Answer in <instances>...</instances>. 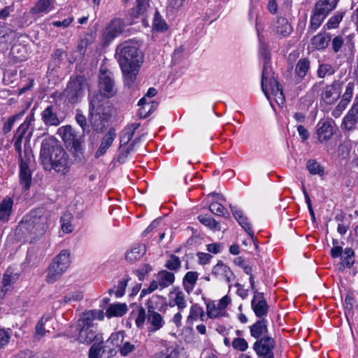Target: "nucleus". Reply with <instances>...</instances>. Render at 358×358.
Segmentation results:
<instances>
[{
	"label": "nucleus",
	"instance_id": "nucleus-23",
	"mask_svg": "<svg viewBox=\"0 0 358 358\" xmlns=\"http://www.w3.org/2000/svg\"><path fill=\"white\" fill-rule=\"evenodd\" d=\"M115 137L116 131L115 128L110 127L101 139L99 148L95 152L96 158H99L106 152V151L113 144Z\"/></svg>",
	"mask_w": 358,
	"mask_h": 358
},
{
	"label": "nucleus",
	"instance_id": "nucleus-57",
	"mask_svg": "<svg viewBox=\"0 0 358 358\" xmlns=\"http://www.w3.org/2000/svg\"><path fill=\"white\" fill-rule=\"evenodd\" d=\"M174 303L178 306L179 310H182L186 308L187 302L185 298V294L182 292L180 291L176 292L174 299Z\"/></svg>",
	"mask_w": 358,
	"mask_h": 358
},
{
	"label": "nucleus",
	"instance_id": "nucleus-41",
	"mask_svg": "<svg viewBox=\"0 0 358 358\" xmlns=\"http://www.w3.org/2000/svg\"><path fill=\"white\" fill-rule=\"evenodd\" d=\"M179 348L176 346L171 345L156 352L153 358H177Z\"/></svg>",
	"mask_w": 358,
	"mask_h": 358
},
{
	"label": "nucleus",
	"instance_id": "nucleus-15",
	"mask_svg": "<svg viewBox=\"0 0 358 358\" xmlns=\"http://www.w3.org/2000/svg\"><path fill=\"white\" fill-rule=\"evenodd\" d=\"M59 108L56 105H49L41 113V120L48 127H57L62 122V118L58 114Z\"/></svg>",
	"mask_w": 358,
	"mask_h": 358
},
{
	"label": "nucleus",
	"instance_id": "nucleus-17",
	"mask_svg": "<svg viewBox=\"0 0 358 358\" xmlns=\"http://www.w3.org/2000/svg\"><path fill=\"white\" fill-rule=\"evenodd\" d=\"M342 85L343 83L339 80H334L331 85H327L322 93L323 100L328 103L337 101L340 97Z\"/></svg>",
	"mask_w": 358,
	"mask_h": 358
},
{
	"label": "nucleus",
	"instance_id": "nucleus-26",
	"mask_svg": "<svg viewBox=\"0 0 358 358\" xmlns=\"http://www.w3.org/2000/svg\"><path fill=\"white\" fill-rule=\"evenodd\" d=\"M34 121V115L33 113L27 115L24 121L18 127L15 131L17 134H20L25 140L29 141L32 136L34 128L31 125Z\"/></svg>",
	"mask_w": 358,
	"mask_h": 358
},
{
	"label": "nucleus",
	"instance_id": "nucleus-28",
	"mask_svg": "<svg viewBox=\"0 0 358 358\" xmlns=\"http://www.w3.org/2000/svg\"><path fill=\"white\" fill-rule=\"evenodd\" d=\"M251 336L257 340L264 336H268L267 320L262 319L257 321L250 327Z\"/></svg>",
	"mask_w": 358,
	"mask_h": 358
},
{
	"label": "nucleus",
	"instance_id": "nucleus-30",
	"mask_svg": "<svg viewBox=\"0 0 358 358\" xmlns=\"http://www.w3.org/2000/svg\"><path fill=\"white\" fill-rule=\"evenodd\" d=\"M145 252L146 250L144 245H135L127 253L126 259L131 262H136L140 259L145 254Z\"/></svg>",
	"mask_w": 358,
	"mask_h": 358
},
{
	"label": "nucleus",
	"instance_id": "nucleus-40",
	"mask_svg": "<svg viewBox=\"0 0 358 358\" xmlns=\"http://www.w3.org/2000/svg\"><path fill=\"white\" fill-rule=\"evenodd\" d=\"M269 87L278 105H283L285 98L280 83L278 81H273V85Z\"/></svg>",
	"mask_w": 358,
	"mask_h": 358
},
{
	"label": "nucleus",
	"instance_id": "nucleus-12",
	"mask_svg": "<svg viewBox=\"0 0 358 358\" xmlns=\"http://www.w3.org/2000/svg\"><path fill=\"white\" fill-rule=\"evenodd\" d=\"M156 303L154 298L149 299L145 303L148 310V322L150 324L148 328L149 332H155L161 329L165 324L163 316L156 311Z\"/></svg>",
	"mask_w": 358,
	"mask_h": 358
},
{
	"label": "nucleus",
	"instance_id": "nucleus-19",
	"mask_svg": "<svg viewBox=\"0 0 358 358\" xmlns=\"http://www.w3.org/2000/svg\"><path fill=\"white\" fill-rule=\"evenodd\" d=\"M331 34L325 31L318 33L310 39L309 48L311 50H323L326 49L331 41Z\"/></svg>",
	"mask_w": 358,
	"mask_h": 358
},
{
	"label": "nucleus",
	"instance_id": "nucleus-21",
	"mask_svg": "<svg viewBox=\"0 0 358 358\" xmlns=\"http://www.w3.org/2000/svg\"><path fill=\"white\" fill-rule=\"evenodd\" d=\"M251 306L256 316L259 318L266 316L268 313V306L264 297V294L254 295Z\"/></svg>",
	"mask_w": 358,
	"mask_h": 358
},
{
	"label": "nucleus",
	"instance_id": "nucleus-45",
	"mask_svg": "<svg viewBox=\"0 0 358 358\" xmlns=\"http://www.w3.org/2000/svg\"><path fill=\"white\" fill-rule=\"evenodd\" d=\"M258 38L260 42L259 46V55L263 59L264 64H270L271 62V54L268 50V46L265 43L262 42V35L260 34L259 30H257Z\"/></svg>",
	"mask_w": 358,
	"mask_h": 358
},
{
	"label": "nucleus",
	"instance_id": "nucleus-29",
	"mask_svg": "<svg viewBox=\"0 0 358 358\" xmlns=\"http://www.w3.org/2000/svg\"><path fill=\"white\" fill-rule=\"evenodd\" d=\"M13 199L10 197H6L0 203V222H7L11 215Z\"/></svg>",
	"mask_w": 358,
	"mask_h": 358
},
{
	"label": "nucleus",
	"instance_id": "nucleus-35",
	"mask_svg": "<svg viewBox=\"0 0 358 358\" xmlns=\"http://www.w3.org/2000/svg\"><path fill=\"white\" fill-rule=\"evenodd\" d=\"M205 313L203 308L198 304L194 303L190 307L189 314L187 319V322L192 324L194 321L197 320L199 318L201 321H204Z\"/></svg>",
	"mask_w": 358,
	"mask_h": 358
},
{
	"label": "nucleus",
	"instance_id": "nucleus-49",
	"mask_svg": "<svg viewBox=\"0 0 358 358\" xmlns=\"http://www.w3.org/2000/svg\"><path fill=\"white\" fill-rule=\"evenodd\" d=\"M306 169L312 175L317 174L322 176L324 173V169L315 159H309L306 163Z\"/></svg>",
	"mask_w": 358,
	"mask_h": 358
},
{
	"label": "nucleus",
	"instance_id": "nucleus-61",
	"mask_svg": "<svg viewBox=\"0 0 358 358\" xmlns=\"http://www.w3.org/2000/svg\"><path fill=\"white\" fill-rule=\"evenodd\" d=\"M129 280V278H124L119 281L117 289L115 292L116 297L120 298L124 294Z\"/></svg>",
	"mask_w": 358,
	"mask_h": 358
},
{
	"label": "nucleus",
	"instance_id": "nucleus-62",
	"mask_svg": "<svg viewBox=\"0 0 358 358\" xmlns=\"http://www.w3.org/2000/svg\"><path fill=\"white\" fill-rule=\"evenodd\" d=\"M206 313L210 318H215L219 315V310L213 302L206 303Z\"/></svg>",
	"mask_w": 358,
	"mask_h": 358
},
{
	"label": "nucleus",
	"instance_id": "nucleus-16",
	"mask_svg": "<svg viewBox=\"0 0 358 358\" xmlns=\"http://www.w3.org/2000/svg\"><path fill=\"white\" fill-rule=\"evenodd\" d=\"M333 120H320L317 125V135L320 142L329 140L335 133Z\"/></svg>",
	"mask_w": 358,
	"mask_h": 358
},
{
	"label": "nucleus",
	"instance_id": "nucleus-5",
	"mask_svg": "<svg viewBox=\"0 0 358 358\" xmlns=\"http://www.w3.org/2000/svg\"><path fill=\"white\" fill-rule=\"evenodd\" d=\"M64 148L54 139L43 140L40 151L41 163L46 171H52V162L56 159Z\"/></svg>",
	"mask_w": 358,
	"mask_h": 358
},
{
	"label": "nucleus",
	"instance_id": "nucleus-64",
	"mask_svg": "<svg viewBox=\"0 0 358 358\" xmlns=\"http://www.w3.org/2000/svg\"><path fill=\"white\" fill-rule=\"evenodd\" d=\"M120 355L123 357L127 356L135 350V345L127 341L122 346L119 348Z\"/></svg>",
	"mask_w": 358,
	"mask_h": 358
},
{
	"label": "nucleus",
	"instance_id": "nucleus-22",
	"mask_svg": "<svg viewBox=\"0 0 358 358\" xmlns=\"http://www.w3.org/2000/svg\"><path fill=\"white\" fill-rule=\"evenodd\" d=\"M273 81H278L273 76V71L270 66V64H264L263 70L262 73V90L268 100L270 99V96L268 92V87L273 85Z\"/></svg>",
	"mask_w": 358,
	"mask_h": 358
},
{
	"label": "nucleus",
	"instance_id": "nucleus-13",
	"mask_svg": "<svg viewBox=\"0 0 358 358\" xmlns=\"http://www.w3.org/2000/svg\"><path fill=\"white\" fill-rule=\"evenodd\" d=\"M358 124V96H357L354 102L344 116L341 124V129L345 135H350L357 129Z\"/></svg>",
	"mask_w": 358,
	"mask_h": 358
},
{
	"label": "nucleus",
	"instance_id": "nucleus-7",
	"mask_svg": "<svg viewBox=\"0 0 358 358\" xmlns=\"http://www.w3.org/2000/svg\"><path fill=\"white\" fill-rule=\"evenodd\" d=\"M58 134L66 144L71 146L74 156L81 159L83 157V141L78 137L73 127L71 125L62 127L58 129Z\"/></svg>",
	"mask_w": 358,
	"mask_h": 358
},
{
	"label": "nucleus",
	"instance_id": "nucleus-34",
	"mask_svg": "<svg viewBox=\"0 0 358 358\" xmlns=\"http://www.w3.org/2000/svg\"><path fill=\"white\" fill-rule=\"evenodd\" d=\"M127 311V308L125 304L123 303H115L111 304L108 306L106 311V315L107 317L110 318L112 317H121L124 315Z\"/></svg>",
	"mask_w": 358,
	"mask_h": 358
},
{
	"label": "nucleus",
	"instance_id": "nucleus-60",
	"mask_svg": "<svg viewBox=\"0 0 358 358\" xmlns=\"http://www.w3.org/2000/svg\"><path fill=\"white\" fill-rule=\"evenodd\" d=\"M24 138L22 135L20 134H17V132H15L14 136H13V142H14V147L17 152L18 153L19 157H21L22 156V139Z\"/></svg>",
	"mask_w": 358,
	"mask_h": 358
},
{
	"label": "nucleus",
	"instance_id": "nucleus-3",
	"mask_svg": "<svg viewBox=\"0 0 358 358\" xmlns=\"http://www.w3.org/2000/svg\"><path fill=\"white\" fill-rule=\"evenodd\" d=\"M90 122L92 129L97 133H102L106 128L110 117L108 101L100 94H95L90 101Z\"/></svg>",
	"mask_w": 358,
	"mask_h": 358
},
{
	"label": "nucleus",
	"instance_id": "nucleus-52",
	"mask_svg": "<svg viewBox=\"0 0 358 358\" xmlns=\"http://www.w3.org/2000/svg\"><path fill=\"white\" fill-rule=\"evenodd\" d=\"M181 265L180 260L178 257L175 255H171L169 259L166 261L165 266L171 271L178 270Z\"/></svg>",
	"mask_w": 358,
	"mask_h": 358
},
{
	"label": "nucleus",
	"instance_id": "nucleus-1",
	"mask_svg": "<svg viewBox=\"0 0 358 358\" xmlns=\"http://www.w3.org/2000/svg\"><path fill=\"white\" fill-rule=\"evenodd\" d=\"M116 55L122 71L124 82L131 87L143 63L142 52L131 42L125 41L117 47Z\"/></svg>",
	"mask_w": 358,
	"mask_h": 358
},
{
	"label": "nucleus",
	"instance_id": "nucleus-42",
	"mask_svg": "<svg viewBox=\"0 0 358 358\" xmlns=\"http://www.w3.org/2000/svg\"><path fill=\"white\" fill-rule=\"evenodd\" d=\"M310 69V61L307 58L300 59L296 66L295 72L300 79H303Z\"/></svg>",
	"mask_w": 358,
	"mask_h": 358
},
{
	"label": "nucleus",
	"instance_id": "nucleus-33",
	"mask_svg": "<svg viewBox=\"0 0 358 358\" xmlns=\"http://www.w3.org/2000/svg\"><path fill=\"white\" fill-rule=\"evenodd\" d=\"M65 269L60 267H57L55 263H52L50 265L48 268V273L46 275V281L48 283H54L60 278L62 275L65 272Z\"/></svg>",
	"mask_w": 358,
	"mask_h": 358
},
{
	"label": "nucleus",
	"instance_id": "nucleus-48",
	"mask_svg": "<svg viewBox=\"0 0 358 358\" xmlns=\"http://www.w3.org/2000/svg\"><path fill=\"white\" fill-rule=\"evenodd\" d=\"M73 215L69 212H66L63 214L60 219L62 229L64 232L69 234L73 231V228L71 225V220Z\"/></svg>",
	"mask_w": 358,
	"mask_h": 358
},
{
	"label": "nucleus",
	"instance_id": "nucleus-63",
	"mask_svg": "<svg viewBox=\"0 0 358 358\" xmlns=\"http://www.w3.org/2000/svg\"><path fill=\"white\" fill-rule=\"evenodd\" d=\"M153 25L155 29L158 31H163L166 29V24L165 22L161 18L158 12L155 13Z\"/></svg>",
	"mask_w": 358,
	"mask_h": 358
},
{
	"label": "nucleus",
	"instance_id": "nucleus-4",
	"mask_svg": "<svg viewBox=\"0 0 358 358\" xmlns=\"http://www.w3.org/2000/svg\"><path fill=\"white\" fill-rule=\"evenodd\" d=\"M338 1L339 0H319L315 3L307 35L313 34L319 29L331 11L336 8Z\"/></svg>",
	"mask_w": 358,
	"mask_h": 358
},
{
	"label": "nucleus",
	"instance_id": "nucleus-39",
	"mask_svg": "<svg viewBox=\"0 0 358 358\" xmlns=\"http://www.w3.org/2000/svg\"><path fill=\"white\" fill-rule=\"evenodd\" d=\"M199 221L204 226L210 229L220 231L221 226L219 222L216 221L213 217L207 215H201L198 216Z\"/></svg>",
	"mask_w": 358,
	"mask_h": 358
},
{
	"label": "nucleus",
	"instance_id": "nucleus-55",
	"mask_svg": "<svg viewBox=\"0 0 358 358\" xmlns=\"http://www.w3.org/2000/svg\"><path fill=\"white\" fill-rule=\"evenodd\" d=\"M231 345L235 350H239L241 352H245L248 348V342L245 338H234Z\"/></svg>",
	"mask_w": 358,
	"mask_h": 358
},
{
	"label": "nucleus",
	"instance_id": "nucleus-50",
	"mask_svg": "<svg viewBox=\"0 0 358 358\" xmlns=\"http://www.w3.org/2000/svg\"><path fill=\"white\" fill-rule=\"evenodd\" d=\"M335 69L331 64H321L317 71V75L320 78H323L326 76H331L334 74Z\"/></svg>",
	"mask_w": 358,
	"mask_h": 358
},
{
	"label": "nucleus",
	"instance_id": "nucleus-20",
	"mask_svg": "<svg viewBox=\"0 0 358 358\" xmlns=\"http://www.w3.org/2000/svg\"><path fill=\"white\" fill-rule=\"evenodd\" d=\"M52 166V170L62 175H65L69 171L71 167V162L69 161V155L64 149L62 150L60 154L56 159L50 164Z\"/></svg>",
	"mask_w": 358,
	"mask_h": 358
},
{
	"label": "nucleus",
	"instance_id": "nucleus-43",
	"mask_svg": "<svg viewBox=\"0 0 358 358\" xmlns=\"http://www.w3.org/2000/svg\"><path fill=\"white\" fill-rule=\"evenodd\" d=\"M13 35L14 32L10 29H0V53L8 48V43Z\"/></svg>",
	"mask_w": 358,
	"mask_h": 358
},
{
	"label": "nucleus",
	"instance_id": "nucleus-46",
	"mask_svg": "<svg viewBox=\"0 0 358 358\" xmlns=\"http://www.w3.org/2000/svg\"><path fill=\"white\" fill-rule=\"evenodd\" d=\"M123 27L120 20H113L107 28L108 35L114 38L122 32Z\"/></svg>",
	"mask_w": 358,
	"mask_h": 358
},
{
	"label": "nucleus",
	"instance_id": "nucleus-18",
	"mask_svg": "<svg viewBox=\"0 0 358 358\" xmlns=\"http://www.w3.org/2000/svg\"><path fill=\"white\" fill-rule=\"evenodd\" d=\"M229 208L231 210L232 215L234 218L237 220L239 224L245 229V231L250 236L251 239L253 241L255 248H258V245L256 243V239L255 238V234L253 231L252 230L251 225L248 222V219L246 216L244 215L243 211L238 209L236 206L229 205Z\"/></svg>",
	"mask_w": 358,
	"mask_h": 358
},
{
	"label": "nucleus",
	"instance_id": "nucleus-32",
	"mask_svg": "<svg viewBox=\"0 0 358 358\" xmlns=\"http://www.w3.org/2000/svg\"><path fill=\"white\" fill-rule=\"evenodd\" d=\"M150 6V0H136V6L130 10L132 17L137 18L145 13Z\"/></svg>",
	"mask_w": 358,
	"mask_h": 358
},
{
	"label": "nucleus",
	"instance_id": "nucleus-14",
	"mask_svg": "<svg viewBox=\"0 0 358 358\" xmlns=\"http://www.w3.org/2000/svg\"><path fill=\"white\" fill-rule=\"evenodd\" d=\"M31 150L25 148L24 156L19 157L20 160V181L24 191L29 189L31 182V173L29 166V162L31 161Z\"/></svg>",
	"mask_w": 358,
	"mask_h": 358
},
{
	"label": "nucleus",
	"instance_id": "nucleus-44",
	"mask_svg": "<svg viewBox=\"0 0 358 358\" xmlns=\"http://www.w3.org/2000/svg\"><path fill=\"white\" fill-rule=\"evenodd\" d=\"M101 341L97 340L90 348L88 352V358H102L104 357L103 347Z\"/></svg>",
	"mask_w": 358,
	"mask_h": 358
},
{
	"label": "nucleus",
	"instance_id": "nucleus-38",
	"mask_svg": "<svg viewBox=\"0 0 358 358\" xmlns=\"http://www.w3.org/2000/svg\"><path fill=\"white\" fill-rule=\"evenodd\" d=\"M345 11H337L333 16H331L328 22L324 24V29L330 30L337 29L339 27L340 22L343 20Z\"/></svg>",
	"mask_w": 358,
	"mask_h": 358
},
{
	"label": "nucleus",
	"instance_id": "nucleus-51",
	"mask_svg": "<svg viewBox=\"0 0 358 358\" xmlns=\"http://www.w3.org/2000/svg\"><path fill=\"white\" fill-rule=\"evenodd\" d=\"M209 210L217 216H225V213H227L229 215V213H227L226 208L224 207L223 205L218 203L217 201H213L209 205Z\"/></svg>",
	"mask_w": 358,
	"mask_h": 358
},
{
	"label": "nucleus",
	"instance_id": "nucleus-6",
	"mask_svg": "<svg viewBox=\"0 0 358 358\" xmlns=\"http://www.w3.org/2000/svg\"><path fill=\"white\" fill-rule=\"evenodd\" d=\"M88 321L80 318L76 324V330L78 331V340L80 343L87 345L93 341H97L102 335L98 332L97 325Z\"/></svg>",
	"mask_w": 358,
	"mask_h": 358
},
{
	"label": "nucleus",
	"instance_id": "nucleus-27",
	"mask_svg": "<svg viewBox=\"0 0 358 358\" xmlns=\"http://www.w3.org/2000/svg\"><path fill=\"white\" fill-rule=\"evenodd\" d=\"M273 31L278 36L287 37L292 32V27L287 19L280 17L274 24Z\"/></svg>",
	"mask_w": 358,
	"mask_h": 358
},
{
	"label": "nucleus",
	"instance_id": "nucleus-59",
	"mask_svg": "<svg viewBox=\"0 0 358 358\" xmlns=\"http://www.w3.org/2000/svg\"><path fill=\"white\" fill-rule=\"evenodd\" d=\"M22 114H16L10 117L3 127V134H8L13 128L15 122L21 117Z\"/></svg>",
	"mask_w": 358,
	"mask_h": 358
},
{
	"label": "nucleus",
	"instance_id": "nucleus-31",
	"mask_svg": "<svg viewBox=\"0 0 358 358\" xmlns=\"http://www.w3.org/2000/svg\"><path fill=\"white\" fill-rule=\"evenodd\" d=\"M52 263H55L57 267L63 268L66 270L71 264L69 250H62L59 254L54 258Z\"/></svg>",
	"mask_w": 358,
	"mask_h": 358
},
{
	"label": "nucleus",
	"instance_id": "nucleus-2",
	"mask_svg": "<svg viewBox=\"0 0 358 358\" xmlns=\"http://www.w3.org/2000/svg\"><path fill=\"white\" fill-rule=\"evenodd\" d=\"M50 213L43 208L32 210L18 224L16 233L24 238L42 234L48 227Z\"/></svg>",
	"mask_w": 358,
	"mask_h": 358
},
{
	"label": "nucleus",
	"instance_id": "nucleus-9",
	"mask_svg": "<svg viewBox=\"0 0 358 358\" xmlns=\"http://www.w3.org/2000/svg\"><path fill=\"white\" fill-rule=\"evenodd\" d=\"M87 85L86 79L83 76H78L71 80L64 90V94L69 101L71 103H76L83 96Z\"/></svg>",
	"mask_w": 358,
	"mask_h": 358
},
{
	"label": "nucleus",
	"instance_id": "nucleus-58",
	"mask_svg": "<svg viewBox=\"0 0 358 358\" xmlns=\"http://www.w3.org/2000/svg\"><path fill=\"white\" fill-rule=\"evenodd\" d=\"M76 120L82 128L83 134H88L90 132L89 126L87 124V119L84 115L77 113L76 115Z\"/></svg>",
	"mask_w": 358,
	"mask_h": 358
},
{
	"label": "nucleus",
	"instance_id": "nucleus-37",
	"mask_svg": "<svg viewBox=\"0 0 358 358\" xmlns=\"http://www.w3.org/2000/svg\"><path fill=\"white\" fill-rule=\"evenodd\" d=\"M198 278V273L194 271L187 272L183 278L182 285L185 290L189 293L192 291L194 285L196 283Z\"/></svg>",
	"mask_w": 358,
	"mask_h": 358
},
{
	"label": "nucleus",
	"instance_id": "nucleus-56",
	"mask_svg": "<svg viewBox=\"0 0 358 358\" xmlns=\"http://www.w3.org/2000/svg\"><path fill=\"white\" fill-rule=\"evenodd\" d=\"M148 320V313L145 308L141 307L138 310V315L135 320L136 325L139 329H143L145 320Z\"/></svg>",
	"mask_w": 358,
	"mask_h": 358
},
{
	"label": "nucleus",
	"instance_id": "nucleus-36",
	"mask_svg": "<svg viewBox=\"0 0 358 358\" xmlns=\"http://www.w3.org/2000/svg\"><path fill=\"white\" fill-rule=\"evenodd\" d=\"M157 279L159 280V286L163 289L174 282L175 275L173 273L164 270L158 273Z\"/></svg>",
	"mask_w": 358,
	"mask_h": 358
},
{
	"label": "nucleus",
	"instance_id": "nucleus-54",
	"mask_svg": "<svg viewBox=\"0 0 358 358\" xmlns=\"http://www.w3.org/2000/svg\"><path fill=\"white\" fill-rule=\"evenodd\" d=\"M83 299L82 292L75 291L66 294L64 296L63 301L66 303L80 301Z\"/></svg>",
	"mask_w": 358,
	"mask_h": 358
},
{
	"label": "nucleus",
	"instance_id": "nucleus-8",
	"mask_svg": "<svg viewBox=\"0 0 358 358\" xmlns=\"http://www.w3.org/2000/svg\"><path fill=\"white\" fill-rule=\"evenodd\" d=\"M99 92L103 96V99L108 101L107 99L113 96L116 93L115 81L112 72L105 66H101L99 73Z\"/></svg>",
	"mask_w": 358,
	"mask_h": 358
},
{
	"label": "nucleus",
	"instance_id": "nucleus-11",
	"mask_svg": "<svg viewBox=\"0 0 358 358\" xmlns=\"http://www.w3.org/2000/svg\"><path fill=\"white\" fill-rule=\"evenodd\" d=\"M275 341L271 336H264L257 340L252 346L258 358H275Z\"/></svg>",
	"mask_w": 358,
	"mask_h": 358
},
{
	"label": "nucleus",
	"instance_id": "nucleus-47",
	"mask_svg": "<svg viewBox=\"0 0 358 358\" xmlns=\"http://www.w3.org/2000/svg\"><path fill=\"white\" fill-rule=\"evenodd\" d=\"M83 320H89L90 323H93L94 320H103L104 318V313L102 310H91L83 314L80 317Z\"/></svg>",
	"mask_w": 358,
	"mask_h": 358
},
{
	"label": "nucleus",
	"instance_id": "nucleus-10",
	"mask_svg": "<svg viewBox=\"0 0 358 358\" xmlns=\"http://www.w3.org/2000/svg\"><path fill=\"white\" fill-rule=\"evenodd\" d=\"M124 331L113 333L110 337L103 341V335L99 338L103 347L104 358H111L117 353V348L120 347L124 341Z\"/></svg>",
	"mask_w": 358,
	"mask_h": 358
},
{
	"label": "nucleus",
	"instance_id": "nucleus-53",
	"mask_svg": "<svg viewBox=\"0 0 358 358\" xmlns=\"http://www.w3.org/2000/svg\"><path fill=\"white\" fill-rule=\"evenodd\" d=\"M355 84L354 82H350L345 87V92L342 95L341 101L346 103H349L352 98L354 88Z\"/></svg>",
	"mask_w": 358,
	"mask_h": 358
},
{
	"label": "nucleus",
	"instance_id": "nucleus-24",
	"mask_svg": "<svg viewBox=\"0 0 358 358\" xmlns=\"http://www.w3.org/2000/svg\"><path fill=\"white\" fill-rule=\"evenodd\" d=\"M212 275L215 277L224 279L227 282L232 281L235 275L230 268L224 264L222 261H219L212 269Z\"/></svg>",
	"mask_w": 358,
	"mask_h": 358
},
{
	"label": "nucleus",
	"instance_id": "nucleus-25",
	"mask_svg": "<svg viewBox=\"0 0 358 358\" xmlns=\"http://www.w3.org/2000/svg\"><path fill=\"white\" fill-rule=\"evenodd\" d=\"M54 4L55 0H38L29 13L33 15L47 14L54 9Z\"/></svg>",
	"mask_w": 358,
	"mask_h": 358
}]
</instances>
